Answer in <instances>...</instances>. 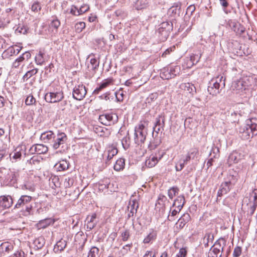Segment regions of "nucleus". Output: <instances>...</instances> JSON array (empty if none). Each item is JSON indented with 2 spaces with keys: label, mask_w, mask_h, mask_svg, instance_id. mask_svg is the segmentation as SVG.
I'll list each match as a JSON object with an SVG mask.
<instances>
[{
  "label": "nucleus",
  "mask_w": 257,
  "mask_h": 257,
  "mask_svg": "<svg viewBox=\"0 0 257 257\" xmlns=\"http://www.w3.org/2000/svg\"><path fill=\"white\" fill-rule=\"evenodd\" d=\"M89 9V7L88 5H85L82 6L79 9H78L77 13L78 15H81L87 11H88Z\"/></svg>",
  "instance_id": "obj_48"
},
{
  "label": "nucleus",
  "mask_w": 257,
  "mask_h": 257,
  "mask_svg": "<svg viewBox=\"0 0 257 257\" xmlns=\"http://www.w3.org/2000/svg\"><path fill=\"white\" fill-rule=\"evenodd\" d=\"M214 238L213 234L210 232H207L205 233L203 238V243H204L205 246L207 247L208 246V243L210 241H212Z\"/></svg>",
  "instance_id": "obj_30"
},
{
  "label": "nucleus",
  "mask_w": 257,
  "mask_h": 257,
  "mask_svg": "<svg viewBox=\"0 0 257 257\" xmlns=\"http://www.w3.org/2000/svg\"><path fill=\"white\" fill-rule=\"evenodd\" d=\"M24 61V58L23 57H19L15 60L13 63L12 67L14 68H18L20 66L21 63Z\"/></svg>",
  "instance_id": "obj_45"
},
{
  "label": "nucleus",
  "mask_w": 257,
  "mask_h": 257,
  "mask_svg": "<svg viewBox=\"0 0 257 257\" xmlns=\"http://www.w3.org/2000/svg\"><path fill=\"white\" fill-rule=\"evenodd\" d=\"M90 65L92 70L95 71L99 66V62L95 58L90 59Z\"/></svg>",
  "instance_id": "obj_43"
},
{
  "label": "nucleus",
  "mask_w": 257,
  "mask_h": 257,
  "mask_svg": "<svg viewBox=\"0 0 257 257\" xmlns=\"http://www.w3.org/2000/svg\"><path fill=\"white\" fill-rule=\"evenodd\" d=\"M223 89V85L222 83L218 84L216 81L212 79L209 83L208 86V92L212 95H216Z\"/></svg>",
  "instance_id": "obj_12"
},
{
  "label": "nucleus",
  "mask_w": 257,
  "mask_h": 257,
  "mask_svg": "<svg viewBox=\"0 0 257 257\" xmlns=\"http://www.w3.org/2000/svg\"><path fill=\"white\" fill-rule=\"evenodd\" d=\"M55 138V134L52 131L46 132L42 133L41 136V139L45 143L52 144V142Z\"/></svg>",
  "instance_id": "obj_15"
},
{
  "label": "nucleus",
  "mask_w": 257,
  "mask_h": 257,
  "mask_svg": "<svg viewBox=\"0 0 257 257\" xmlns=\"http://www.w3.org/2000/svg\"><path fill=\"white\" fill-rule=\"evenodd\" d=\"M226 241L223 239H219L211 246L208 252V257H221Z\"/></svg>",
  "instance_id": "obj_5"
},
{
  "label": "nucleus",
  "mask_w": 257,
  "mask_h": 257,
  "mask_svg": "<svg viewBox=\"0 0 257 257\" xmlns=\"http://www.w3.org/2000/svg\"><path fill=\"white\" fill-rule=\"evenodd\" d=\"M161 143V140L160 138H156L154 142H152L151 144V147L153 149L156 148L159 146Z\"/></svg>",
  "instance_id": "obj_55"
},
{
  "label": "nucleus",
  "mask_w": 257,
  "mask_h": 257,
  "mask_svg": "<svg viewBox=\"0 0 257 257\" xmlns=\"http://www.w3.org/2000/svg\"><path fill=\"white\" fill-rule=\"evenodd\" d=\"M35 247L37 248V249H41L43 247L45 243V240L43 237L40 236L36 239H35L33 242Z\"/></svg>",
  "instance_id": "obj_25"
},
{
  "label": "nucleus",
  "mask_w": 257,
  "mask_h": 257,
  "mask_svg": "<svg viewBox=\"0 0 257 257\" xmlns=\"http://www.w3.org/2000/svg\"><path fill=\"white\" fill-rule=\"evenodd\" d=\"M99 251V249L98 248L95 246H93L90 248L87 257H97Z\"/></svg>",
  "instance_id": "obj_34"
},
{
  "label": "nucleus",
  "mask_w": 257,
  "mask_h": 257,
  "mask_svg": "<svg viewBox=\"0 0 257 257\" xmlns=\"http://www.w3.org/2000/svg\"><path fill=\"white\" fill-rule=\"evenodd\" d=\"M36 102V99L32 95H29L28 96L25 100V103L27 105L35 104Z\"/></svg>",
  "instance_id": "obj_40"
},
{
  "label": "nucleus",
  "mask_w": 257,
  "mask_h": 257,
  "mask_svg": "<svg viewBox=\"0 0 257 257\" xmlns=\"http://www.w3.org/2000/svg\"><path fill=\"white\" fill-rule=\"evenodd\" d=\"M24 252L23 251H17L12 257H24Z\"/></svg>",
  "instance_id": "obj_64"
},
{
  "label": "nucleus",
  "mask_w": 257,
  "mask_h": 257,
  "mask_svg": "<svg viewBox=\"0 0 257 257\" xmlns=\"http://www.w3.org/2000/svg\"><path fill=\"white\" fill-rule=\"evenodd\" d=\"M44 53L40 51L39 54L35 57V61L37 64L39 65H43L45 62L44 58Z\"/></svg>",
  "instance_id": "obj_31"
},
{
  "label": "nucleus",
  "mask_w": 257,
  "mask_h": 257,
  "mask_svg": "<svg viewBox=\"0 0 257 257\" xmlns=\"http://www.w3.org/2000/svg\"><path fill=\"white\" fill-rule=\"evenodd\" d=\"M241 253V248L239 246L236 247L233 251V255L234 257H238Z\"/></svg>",
  "instance_id": "obj_56"
},
{
  "label": "nucleus",
  "mask_w": 257,
  "mask_h": 257,
  "mask_svg": "<svg viewBox=\"0 0 257 257\" xmlns=\"http://www.w3.org/2000/svg\"><path fill=\"white\" fill-rule=\"evenodd\" d=\"M117 120L118 116L115 113H105L101 114L99 116V121L106 126L114 124Z\"/></svg>",
  "instance_id": "obj_9"
},
{
  "label": "nucleus",
  "mask_w": 257,
  "mask_h": 257,
  "mask_svg": "<svg viewBox=\"0 0 257 257\" xmlns=\"http://www.w3.org/2000/svg\"><path fill=\"white\" fill-rule=\"evenodd\" d=\"M184 86L185 90L188 91L189 93H192L194 89H195L194 86L189 83L184 84Z\"/></svg>",
  "instance_id": "obj_49"
},
{
  "label": "nucleus",
  "mask_w": 257,
  "mask_h": 257,
  "mask_svg": "<svg viewBox=\"0 0 257 257\" xmlns=\"http://www.w3.org/2000/svg\"><path fill=\"white\" fill-rule=\"evenodd\" d=\"M185 164L181 160H180L179 161L176 165V166H175L176 170L177 171H181L183 169V168H184Z\"/></svg>",
  "instance_id": "obj_53"
},
{
  "label": "nucleus",
  "mask_w": 257,
  "mask_h": 257,
  "mask_svg": "<svg viewBox=\"0 0 257 257\" xmlns=\"http://www.w3.org/2000/svg\"><path fill=\"white\" fill-rule=\"evenodd\" d=\"M125 166V160L124 159L120 158L118 159L114 165V169L115 171H119L123 170Z\"/></svg>",
  "instance_id": "obj_24"
},
{
  "label": "nucleus",
  "mask_w": 257,
  "mask_h": 257,
  "mask_svg": "<svg viewBox=\"0 0 257 257\" xmlns=\"http://www.w3.org/2000/svg\"><path fill=\"white\" fill-rule=\"evenodd\" d=\"M74 180L73 178L68 177L66 178L65 179V185L66 187H70L73 184Z\"/></svg>",
  "instance_id": "obj_54"
},
{
  "label": "nucleus",
  "mask_w": 257,
  "mask_h": 257,
  "mask_svg": "<svg viewBox=\"0 0 257 257\" xmlns=\"http://www.w3.org/2000/svg\"><path fill=\"white\" fill-rule=\"evenodd\" d=\"M66 246V242L65 240H60L56 244L54 249H57V250H63Z\"/></svg>",
  "instance_id": "obj_35"
},
{
  "label": "nucleus",
  "mask_w": 257,
  "mask_h": 257,
  "mask_svg": "<svg viewBox=\"0 0 257 257\" xmlns=\"http://www.w3.org/2000/svg\"><path fill=\"white\" fill-rule=\"evenodd\" d=\"M87 93L86 87L83 84L75 86L73 89V97L78 100H81L85 97Z\"/></svg>",
  "instance_id": "obj_11"
},
{
  "label": "nucleus",
  "mask_w": 257,
  "mask_h": 257,
  "mask_svg": "<svg viewBox=\"0 0 257 257\" xmlns=\"http://www.w3.org/2000/svg\"><path fill=\"white\" fill-rule=\"evenodd\" d=\"M187 251L184 248L180 249L179 253L176 255V257H185L186 255Z\"/></svg>",
  "instance_id": "obj_60"
},
{
  "label": "nucleus",
  "mask_w": 257,
  "mask_h": 257,
  "mask_svg": "<svg viewBox=\"0 0 257 257\" xmlns=\"http://www.w3.org/2000/svg\"><path fill=\"white\" fill-rule=\"evenodd\" d=\"M122 145L125 150H127L130 147V138L129 137L125 136L121 140Z\"/></svg>",
  "instance_id": "obj_37"
},
{
  "label": "nucleus",
  "mask_w": 257,
  "mask_h": 257,
  "mask_svg": "<svg viewBox=\"0 0 257 257\" xmlns=\"http://www.w3.org/2000/svg\"><path fill=\"white\" fill-rule=\"evenodd\" d=\"M64 98L62 90L57 92H49L45 94L44 98L47 102L55 103L61 101Z\"/></svg>",
  "instance_id": "obj_10"
},
{
  "label": "nucleus",
  "mask_w": 257,
  "mask_h": 257,
  "mask_svg": "<svg viewBox=\"0 0 257 257\" xmlns=\"http://www.w3.org/2000/svg\"><path fill=\"white\" fill-rule=\"evenodd\" d=\"M230 182L227 181L222 183L220 187V189H219L217 196L219 197L222 196L224 194H226L230 190Z\"/></svg>",
  "instance_id": "obj_18"
},
{
  "label": "nucleus",
  "mask_w": 257,
  "mask_h": 257,
  "mask_svg": "<svg viewBox=\"0 0 257 257\" xmlns=\"http://www.w3.org/2000/svg\"><path fill=\"white\" fill-rule=\"evenodd\" d=\"M165 126V116L164 114L162 113L158 115L156 119L153 126V132L152 133L154 137V132L156 134L155 138H157L159 133L161 131L162 132L164 130Z\"/></svg>",
  "instance_id": "obj_8"
},
{
  "label": "nucleus",
  "mask_w": 257,
  "mask_h": 257,
  "mask_svg": "<svg viewBox=\"0 0 257 257\" xmlns=\"http://www.w3.org/2000/svg\"><path fill=\"white\" fill-rule=\"evenodd\" d=\"M38 69L37 68L33 69L32 70H29L24 75L23 79L24 81L27 80L28 79L31 78L32 76L35 75L38 72Z\"/></svg>",
  "instance_id": "obj_32"
},
{
  "label": "nucleus",
  "mask_w": 257,
  "mask_h": 257,
  "mask_svg": "<svg viewBox=\"0 0 257 257\" xmlns=\"http://www.w3.org/2000/svg\"><path fill=\"white\" fill-rule=\"evenodd\" d=\"M156 236V234L155 233L151 232L144 239V243H148L151 240H153L155 239Z\"/></svg>",
  "instance_id": "obj_39"
},
{
  "label": "nucleus",
  "mask_w": 257,
  "mask_h": 257,
  "mask_svg": "<svg viewBox=\"0 0 257 257\" xmlns=\"http://www.w3.org/2000/svg\"><path fill=\"white\" fill-rule=\"evenodd\" d=\"M130 236V231L128 229H125L121 233V239L124 241H126L128 239Z\"/></svg>",
  "instance_id": "obj_51"
},
{
  "label": "nucleus",
  "mask_w": 257,
  "mask_h": 257,
  "mask_svg": "<svg viewBox=\"0 0 257 257\" xmlns=\"http://www.w3.org/2000/svg\"><path fill=\"white\" fill-rule=\"evenodd\" d=\"M156 252H153L152 251H147L144 257H156Z\"/></svg>",
  "instance_id": "obj_62"
},
{
  "label": "nucleus",
  "mask_w": 257,
  "mask_h": 257,
  "mask_svg": "<svg viewBox=\"0 0 257 257\" xmlns=\"http://www.w3.org/2000/svg\"><path fill=\"white\" fill-rule=\"evenodd\" d=\"M129 205L128 208H130V211L128 214V217L130 218L133 217L134 214L137 213L139 208V203L135 199L132 200L130 201Z\"/></svg>",
  "instance_id": "obj_16"
},
{
  "label": "nucleus",
  "mask_w": 257,
  "mask_h": 257,
  "mask_svg": "<svg viewBox=\"0 0 257 257\" xmlns=\"http://www.w3.org/2000/svg\"><path fill=\"white\" fill-rule=\"evenodd\" d=\"M111 83V81L110 80H105L104 81L102 82L99 86L96 88L94 91V94H98L99 92L102 89L106 87L109 84Z\"/></svg>",
  "instance_id": "obj_28"
},
{
  "label": "nucleus",
  "mask_w": 257,
  "mask_h": 257,
  "mask_svg": "<svg viewBox=\"0 0 257 257\" xmlns=\"http://www.w3.org/2000/svg\"><path fill=\"white\" fill-rule=\"evenodd\" d=\"M238 24H239L232 20H229L226 23L227 26L229 27L234 32H238V31L235 30L236 28L238 27Z\"/></svg>",
  "instance_id": "obj_33"
},
{
  "label": "nucleus",
  "mask_w": 257,
  "mask_h": 257,
  "mask_svg": "<svg viewBox=\"0 0 257 257\" xmlns=\"http://www.w3.org/2000/svg\"><path fill=\"white\" fill-rule=\"evenodd\" d=\"M252 77H248L241 80H237L232 82L231 88L234 93L243 95L251 86V81H253Z\"/></svg>",
  "instance_id": "obj_3"
},
{
  "label": "nucleus",
  "mask_w": 257,
  "mask_h": 257,
  "mask_svg": "<svg viewBox=\"0 0 257 257\" xmlns=\"http://www.w3.org/2000/svg\"><path fill=\"white\" fill-rule=\"evenodd\" d=\"M191 219L190 215L189 213H184L178 219L177 224H179L180 228H183L185 225Z\"/></svg>",
  "instance_id": "obj_20"
},
{
  "label": "nucleus",
  "mask_w": 257,
  "mask_h": 257,
  "mask_svg": "<svg viewBox=\"0 0 257 257\" xmlns=\"http://www.w3.org/2000/svg\"><path fill=\"white\" fill-rule=\"evenodd\" d=\"M173 27V24L171 22H164L159 25L158 33L161 41H165L167 40Z\"/></svg>",
  "instance_id": "obj_6"
},
{
  "label": "nucleus",
  "mask_w": 257,
  "mask_h": 257,
  "mask_svg": "<svg viewBox=\"0 0 257 257\" xmlns=\"http://www.w3.org/2000/svg\"><path fill=\"white\" fill-rule=\"evenodd\" d=\"M117 150L115 148H111L110 149L108 150L107 160H111L113 156L117 154Z\"/></svg>",
  "instance_id": "obj_38"
},
{
  "label": "nucleus",
  "mask_w": 257,
  "mask_h": 257,
  "mask_svg": "<svg viewBox=\"0 0 257 257\" xmlns=\"http://www.w3.org/2000/svg\"><path fill=\"white\" fill-rule=\"evenodd\" d=\"M17 47V49H15L14 48L12 47V48H10L9 49V51L10 52V53L11 54V55L12 54H18L19 53V52H20L21 50L22 49V48L21 47H18V46H16Z\"/></svg>",
  "instance_id": "obj_57"
},
{
  "label": "nucleus",
  "mask_w": 257,
  "mask_h": 257,
  "mask_svg": "<svg viewBox=\"0 0 257 257\" xmlns=\"http://www.w3.org/2000/svg\"><path fill=\"white\" fill-rule=\"evenodd\" d=\"M36 149L37 150V154H45L48 150V147L43 144H36Z\"/></svg>",
  "instance_id": "obj_29"
},
{
  "label": "nucleus",
  "mask_w": 257,
  "mask_h": 257,
  "mask_svg": "<svg viewBox=\"0 0 257 257\" xmlns=\"http://www.w3.org/2000/svg\"><path fill=\"white\" fill-rule=\"evenodd\" d=\"M67 140V137L65 133H59L57 136H55L50 145L55 150L60 148L62 150L64 151L66 146Z\"/></svg>",
  "instance_id": "obj_7"
},
{
  "label": "nucleus",
  "mask_w": 257,
  "mask_h": 257,
  "mask_svg": "<svg viewBox=\"0 0 257 257\" xmlns=\"http://www.w3.org/2000/svg\"><path fill=\"white\" fill-rule=\"evenodd\" d=\"M185 200L184 196H180L174 201L173 206H175L181 211L185 204Z\"/></svg>",
  "instance_id": "obj_22"
},
{
  "label": "nucleus",
  "mask_w": 257,
  "mask_h": 257,
  "mask_svg": "<svg viewBox=\"0 0 257 257\" xmlns=\"http://www.w3.org/2000/svg\"><path fill=\"white\" fill-rule=\"evenodd\" d=\"M235 30L238 31V32H235L236 34L241 35L244 32L245 29L242 25L239 24Z\"/></svg>",
  "instance_id": "obj_61"
},
{
  "label": "nucleus",
  "mask_w": 257,
  "mask_h": 257,
  "mask_svg": "<svg viewBox=\"0 0 257 257\" xmlns=\"http://www.w3.org/2000/svg\"><path fill=\"white\" fill-rule=\"evenodd\" d=\"M180 211H179V209H177V210L176 209H174L173 210L172 212H171V216L170 215H168V218L169 219V221H173L174 220V217L178 213L180 212Z\"/></svg>",
  "instance_id": "obj_58"
},
{
  "label": "nucleus",
  "mask_w": 257,
  "mask_h": 257,
  "mask_svg": "<svg viewBox=\"0 0 257 257\" xmlns=\"http://www.w3.org/2000/svg\"><path fill=\"white\" fill-rule=\"evenodd\" d=\"M69 164L66 161L62 160L60 162L59 168L61 170H65L68 168Z\"/></svg>",
  "instance_id": "obj_52"
},
{
  "label": "nucleus",
  "mask_w": 257,
  "mask_h": 257,
  "mask_svg": "<svg viewBox=\"0 0 257 257\" xmlns=\"http://www.w3.org/2000/svg\"><path fill=\"white\" fill-rule=\"evenodd\" d=\"M54 221L51 218H46L39 222V226L42 228H45L51 224H53Z\"/></svg>",
  "instance_id": "obj_26"
},
{
  "label": "nucleus",
  "mask_w": 257,
  "mask_h": 257,
  "mask_svg": "<svg viewBox=\"0 0 257 257\" xmlns=\"http://www.w3.org/2000/svg\"><path fill=\"white\" fill-rule=\"evenodd\" d=\"M215 81H217V83L218 84H220L222 83L223 85V88L225 87V78H224L223 76H218L216 78H212Z\"/></svg>",
  "instance_id": "obj_46"
},
{
  "label": "nucleus",
  "mask_w": 257,
  "mask_h": 257,
  "mask_svg": "<svg viewBox=\"0 0 257 257\" xmlns=\"http://www.w3.org/2000/svg\"><path fill=\"white\" fill-rule=\"evenodd\" d=\"M241 159V155L238 152L235 151L231 153L228 157L227 163L229 165L233 163H238Z\"/></svg>",
  "instance_id": "obj_17"
},
{
  "label": "nucleus",
  "mask_w": 257,
  "mask_h": 257,
  "mask_svg": "<svg viewBox=\"0 0 257 257\" xmlns=\"http://www.w3.org/2000/svg\"><path fill=\"white\" fill-rule=\"evenodd\" d=\"M35 203L32 197L28 195H22L15 205V209H18L24 216H28L32 213L34 205Z\"/></svg>",
  "instance_id": "obj_2"
},
{
  "label": "nucleus",
  "mask_w": 257,
  "mask_h": 257,
  "mask_svg": "<svg viewBox=\"0 0 257 257\" xmlns=\"http://www.w3.org/2000/svg\"><path fill=\"white\" fill-rule=\"evenodd\" d=\"M85 27V23L84 22H79L75 24V28L77 32H81Z\"/></svg>",
  "instance_id": "obj_42"
},
{
  "label": "nucleus",
  "mask_w": 257,
  "mask_h": 257,
  "mask_svg": "<svg viewBox=\"0 0 257 257\" xmlns=\"http://www.w3.org/2000/svg\"><path fill=\"white\" fill-rule=\"evenodd\" d=\"M96 218V214H93L90 217L87 216L86 219L87 223L86 224L87 228L89 230L92 229L96 225L97 222L95 220Z\"/></svg>",
  "instance_id": "obj_19"
},
{
  "label": "nucleus",
  "mask_w": 257,
  "mask_h": 257,
  "mask_svg": "<svg viewBox=\"0 0 257 257\" xmlns=\"http://www.w3.org/2000/svg\"><path fill=\"white\" fill-rule=\"evenodd\" d=\"M13 201L11 196L1 197L0 205L4 208H9L13 204Z\"/></svg>",
  "instance_id": "obj_14"
},
{
  "label": "nucleus",
  "mask_w": 257,
  "mask_h": 257,
  "mask_svg": "<svg viewBox=\"0 0 257 257\" xmlns=\"http://www.w3.org/2000/svg\"><path fill=\"white\" fill-rule=\"evenodd\" d=\"M163 155L158 159L157 156L150 157L148 159L146 160L145 162V165L148 168H152L154 167L158 162L159 160L161 159Z\"/></svg>",
  "instance_id": "obj_21"
},
{
  "label": "nucleus",
  "mask_w": 257,
  "mask_h": 257,
  "mask_svg": "<svg viewBox=\"0 0 257 257\" xmlns=\"http://www.w3.org/2000/svg\"><path fill=\"white\" fill-rule=\"evenodd\" d=\"M60 25V22L58 19H55L52 20L49 25V28L51 29L52 28H54V30H52L54 33H57L58 28L59 27Z\"/></svg>",
  "instance_id": "obj_27"
},
{
  "label": "nucleus",
  "mask_w": 257,
  "mask_h": 257,
  "mask_svg": "<svg viewBox=\"0 0 257 257\" xmlns=\"http://www.w3.org/2000/svg\"><path fill=\"white\" fill-rule=\"evenodd\" d=\"M148 0H137L135 5V7L137 10H142L146 8L148 6Z\"/></svg>",
  "instance_id": "obj_23"
},
{
  "label": "nucleus",
  "mask_w": 257,
  "mask_h": 257,
  "mask_svg": "<svg viewBox=\"0 0 257 257\" xmlns=\"http://www.w3.org/2000/svg\"><path fill=\"white\" fill-rule=\"evenodd\" d=\"M41 9V7L39 2H35L32 6L31 10L34 12H38Z\"/></svg>",
  "instance_id": "obj_47"
},
{
  "label": "nucleus",
  "mask_w": 257,
  "mask_h": 257,
  "mask_svg": "<svg viewBox=\"0 0 257 257\" xmlns=\"http://www.w3.org/2000/svg\"><path fill=\"white\" fill-rule=\"evenodd\" d=\"M188 154L193 159L198 154V151L196 148H193L190 150Z\"/></svg>",
  "instance_id": "obj_59"
},
{
  "label": "nucleus",
  "mask_w": 257,
  "mask_h": 257,
  "mask_svg": "<svg viewBox=\"0 0 257 257\" xmlns=\"http://www.w3.org/2000/svg\"><path fill=\"white\" fill-rule=\"evenodd\" d=\"M114 94L117 101L122 102L123 100L124 94L122 90H119L118 91L115 92Z\"/></svg>",
  "instance_id": "obj_41"
},
{
  "label": "nucleus",
  "mask_w": 257,
  "mask_h": 257,
  "mask_svg": "<svg viewBox=\"0 0 257 257\" xmlns=\"http://www.w3.org/2000/svg\"><path fill=\"white\" fill-rule=\"evenodd\" d=\"M179 191V189L177 187H173L171 188L168 191V195L170 199L173 198L176 195Z\"/></svg>",
  "instance_id": "obj_36"
},
{
  "label": "nucleus",
  "mask_w": 257,
  "mask_h": 257,
  "mask_svg": "<svg viewBox=\"0 0 257 257\" xmlns=\"http://www.w3.org/2000/svg\"><path fill=\"white\" fill-rule=\"evenodd\" d=\"M147 134V129L144 124L140 123L137 125L135 128V143L137 145L142 146L146 141Z\"/></svg>",
  "instance_id": "obj_4"
},
{
  "label": "nucleus",
  "mask_w": 257,
  "mask_h": 257,
  "mask_svg": "<svg viewBox=\"0 0 257 257\" xmlns=\"http://www.w3.org/2000/svg\"><path fill=\"white\" fill-rule=\"evenodd\" d=\"M240 137L244 140H248L257 135V117H251L246 120L244 125L239 128Z\"/></svg>",
  "instance_id": "obj_1"
},
{
  "label": "nucleus",
  "mask_w": 257,
  "mask_h": 257,
  "mask_svg": "<svg viewBox=\"0 0 257 257\" xmlns=\"http://www.w3.org/2000/svg\"><path fill=\"white\" fill-rule=\"evenodd\" d=\"M177 75L176 69L173 67L164 68L160 73L161 77L163 79H170Z\"/></svg>",
  "instance_id": "obj_13"
},
{
  "label": "nucleus",
  "mask_w": 257,
  "mask_h": 257,
  "mask_svg": "<svg viewBox=\"0 0 257 257\" xmlns=\"http://www.w3.org/2000/svg\"><path fill=\"white\" fill-rule=\"evenodd\" d=\"M27 29L24 26H19L16 29L15 32L16 33L26 34L27 33Z\"/></svg>",
  "instance_id": "obj_50"
},
{
  "label": "nucleus",
  "mask_w": 257,
  "mask_h": 257,
  "mask_svg": "<svg viewBox=\"0 0 257 257\" xmlns=\"http://www.w3.org/2000/svg\"><path fill=\"white\" fill-rule=\"evenodd\" d=\"M256 206L257 205L256 204H252V205H250L248 210L250 215H252L253 214Z\"/></svg>",
  "instance_id": "obj_63"
},
{
  "label": "nucleus",
  "mask_w": 257,
  "mask_h": 257,
  "mask_svg": "<svg viewBox=\"0 0 257 257\" xmlns=\"http://www.w3.org/2000/svg\"><path fill=\"white\" fill-rule=\"evenodd\" d=\"M201 54H193L190 57V61L192 62L193 64H197L200 58H201Z\"/></svg>",
  "instance_id": "obj_44"
}]
</instances>
